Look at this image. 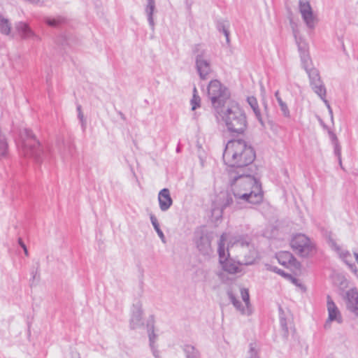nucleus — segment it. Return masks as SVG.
Listing matches in <instances>:
<instances>
[{
	"instance_id": "obj_13",
	"label": "nucleus",
	"mask_w": 358,
	"mask_h": 358,
	"mask_svg": "<svg viewBox=\"0 0 358 358\" xmlns=\"http://www.w3.org/2000/svg\"><path fill=\"white\" fill-rule=\"evenodd\" d=\"M299 12L306 26L313 29L317 23V17L313 14L310 3L306 0H300L299 3Z\"/></svg>"
},
{
	"instance_id": "obj_41",
	"label": "nucleus",
	"mask_w": 358,
	"mask_h": 358,
	"mask_svg": "<svg viewBox=\"0 0 358 358\" xmlns=\"http://www.w3.org/2000/svg\"><path fill=\"white\" fill-rule=\"evenodd\" d=\"M120 115L123 120L125 119L124 115L121 112H120Z\"/></svg>"
},
{
	"instance_id": "obj_3",
	"label": "nucleus",
	"mask_w": 358,
	"mask_h": 358,
	"mask_svg": "<svg viewBox=\"0 0 358 358\" xmlns=\"http://www.w3.org/2000/svg\"><path fill=\"white\" fill-rule=\"evenodd\" d=\"M217 118L220 117L229 132L241 134L247 129L248 121L244 110L238 103L230 101L221 111L214 112Z\"/></svg>"
},
{
	"instance_id": "obj_27",
	"label": "nucleus",
	"mask_w": 358,
	"mask_h": 358,
	"mask_svg": "<svg viewBox=\"0 0 358 358\" xmlns=\"http://www.w3.org/2000/svg\"><path fill=\"white\" fill-rule=\"evenodd\" d=\"M150 218L151 223H152L155 230L156 231L157 234L159 236L160 239L162 240V241L163 243H165L166 242L165 236H164L163 231L161 230V229L159 227V224L157 221V219L153 214H150Z\"/></svg>"
},
{
	"instance_id": "obj_18",
	"label": "nucleus",
	"mask_w": 358,
	"mask_h": 358,
	"mask_svg": "<svg viewBox=\"0 0 358 358\" xmlns=\"http://www.w3.org/2000/svg\"><path fill=\"white\" fill-rule=\"evenodd\" d=\"M327 310L329 317L328 320L325 324L326 327L328 325V323L330 322L335 321L338 324L342 322L343 320L340 310L329 296H327Z\"/></svg>"
},
{
	"instance_id": "obj_7",
	"label": "nucleus",
	"mask_w": 358,
	"mask_h": 358,
	"mask_svg": "<svg viewBox=\"0 0 358 358\" xmlns=\"http://www.w3.org/2000/svg\"><path fill=\"white\" fill-rule=\"evenodd\" d=\"M228 240V235L222 234L217 243V252L219 255L220 263L222 265L223 270L229 273H236L239 272V267L238 262H233L232 259H228L230 255H232L231 252L229 251L228 248L225 249V242Z\"/></svg>"
},
{
	"instance_id": "obj_44",
	"label": "nucleus",
	"mask_w": 358,
	"mask_h": 358,
	"mask_svg": "<svg viewBox=\"0 0 358 358\" xmlns=\"http://www.w3.org/2000/svg\"><path fill=\"white\" fill-rule=\"evenodd\" d=\"M78 358H80V357H78Z\"/></svg>"
},
{
	"instance_id": "obj_43",
	"label": "nucleus",
	"mask_w": 358,
	"mask_h": 358,
	"mask_svg": "<svg viewBox=\"0 0 358 358\" xmlns=\"http://www.w3.org/2000/svg\"><path fill=\"white\" fill-rule=\"evenodd\" d=\"M33 274V278H35V274H34V273H32Z\"/></svg>"
},
{
	"instance_id": "obj_25",
	"label": "nucleus",
	"mask_w": 358,
	"mask_h": 358,
	"mask_svg": "<svg viewBox=\"0 0 358 358\" xmlns=\"http://www.w3.org/2000/svg\"><path fill=\"white\" fill-rule=\"evenodd\" d=\"M182 350L186 358H200V353L199 350L192 345H184Z\"/></svg>"
},
{
	"instance_id": "obj_22",
	"label": "nucleus",
	"mask_w": 358,
	"mask_h": 358,
	"mask_svg": "<svg viewBox=\"0 0 358 358\" xmlns=\"http://www.w3.org/2000/svg\"><path fill=\"white\" fill-rule=\"evenodd\" d=\"M135 310H133L132 315L130 320V327L131 329H136L138 327L141 321L142 312L141 310V306L137 305L134 306Z\"/></svg>"
},
{
	"instance_id": "obj_15",
	"label": "nucleus",
	"mask_w": 358,
	"mask_h": 358,
	"mask_svg": "<svg viewBox=\"0 0 358 358\" xmlns=\"http://www.w3.org/2000/svg\"><path fill=\"white\" fill-rule=\"evenodd\" d=\"M296 43L298 46L302 66L303 69H307L309 66L311 61L308 53V43L301 38H297L295 35Z\"/></svg>"
},
{
	"instance_id": "obj_36",
	"label": "nucleus",
	"mask_w": 358,
	"mask_h": 358,
	"mask_svg": "<svg viewBox=\"0 0 358 358\" xmlns=\"http://www.w3.org/2000/svg\"><path fill=\"white\" fill-rule=\"evenodd\" d=\"M18 243L19 245L22 247V249H23L24 250V255L26 256H29V252H28V250L27 248V246L25 245V244L23 243L22 238H19L18 239Z\"/></svg>"
},
{
	"instance_id": "obj_4",
	"label": "nucleus",
	"mask_w": 358,
	"mask_h": 358,
	"mask_svg": "<svg viewBox=\"0 0 358 358\" xmlns=\"http://www.w3.org/2000/svg\"><path fill=\"white\" fill-rule=\"evenodd\" d=\"M227 248L241 265H250L257 257V250L251 243V239L247 236L236 235L230 237Z\"/></svg>"
},
{
	"instance_id": "obj_2",
	"label": "nucleus",
	"mask_w": 358,
	"mask_h": 358,
	"mask_svg": "<svg viewBox=\"0 0 358 358\" xmlns=\"http://www.w3.org/2000/svg\"><path fill=\"white\" fill-rule=\"evenodd\" d=\"M255 159V152L252 145L242 139L229 141L224 150L223 160L229 170L243 171L250 169L249 166Z\"/></svg>"
},
{
	"instance_id": "obj_31",
	"label": "nucleus",
	"mask_w": 358,
	"mask_h": 358,
	"mask_svg": "<svg viewBox=\"0 0 358 358\" xmlns=\"http://www.w3.org/2000/svg\"><path fill=\"white\" fill-rule=\"evenodd\" d=\"M157 336L154 333V330L152 329L151 331L149 330V339H150V345L152 349L153 355L155 358H159L158 351L155 348V342L156 340Z\"/></svg>"
},
{
	"instance_id": "obj_38",
	"label": "nucleus",
	"mask_w": 358,
	"mask_h": 358,
	"mask_svg": "<svg viewBox=\"0 0 358 358\" xmlns=\"http://www.w3.org/2000/svg\"><path fill=\"white\" fill-rule=\"evenodd\" d=\"M348 285V281L346 279H345L344 278H342V280L341 282V286L342 287H346Z\"/></svg>"
},
{
	"instance_id": "obj_6",
	"label": "nucleus",
	"mask_w": 358,
	"mask_h": 358,
	"mask_svg": "<svg viewBox=\"0 0 358 358\" xmlns=\"http://www.w3.org/2000/svg\"><path fill=\"white\" fill-rule=\"evenodd\" d=\"M21 148L24 155L27 157H33L36 161L39 162L41 155L43 154L39 143L35 139L34 135L31 130L24 129L21 134Z\"/></svg>"
},
{
	"instance_id": "obj_16",
	"label": "nucleus",
	"mask_w": 358,
	"mask_h": 358,
	"mask_svg": "<svg viewBox=\"0 0 358 358\" xmlns=\"http://www.w3.org/2000/svg\"><path fill=\"white\" fill-rule=\"evenodd\" d=\"M278 262L287 268H299V262L294 258L292 254L287 251H281L277 254Z\"/></svg>"
},
{
	"instance_id": "obj_39",
	"label": "nucleus",
	"mask_w": 358,
	"mask_h": 358,
	"mask_svg": "<svg viewBox=\"0 0 358 358\" xmlns=\"http://www.w3.org/2000/svg\"><path fill=\"white\" fill-rule=\"evenodd\" d=\"M193 94H198V92L196 87H194L193 89Z\"/></svg>"
},
{
	"instance_id": "obj_17",
	"label": "nucleus",
	"mask_w": 358,
	"mask_h": 358,
	"mask_svg": "<svg viewBox=\"0 0 358 358\" xmlns=\"http://www.w3.org/2000/svg\"><path fill=\"white\" fill-rule=\"evenodd\" d=\"M345 299L348 309L358 315V292L357 289L352 288L347 291Z\"/></svg>"
},
{
	"instance_id": "obj_32",
	"label": "nucleus",
	"mask_w": 358,
	"mask_h": 358,
	"mask_svg": "<svg viewBox=\"0 0 358 358\" xmlns=\"http://www.w3.org/2000/svg\"><path fill=\"white\" fill-rule=\"evenodd\" d=\"M248 358H259L258 350L255 344L251 343L250 345Z\"/></svg>"
},
{
	"instance_id": "obj_19",
	"label": "nucleus",
	"mask_w": 358,
	"mask_h": 358,
	"mask_svg": "<svg viewBox=\"0 0 358 358\" xmlns=\"http://www.w3.org/2000/svg\"><path fill=\"white\" fill-rule=\"evenodd\" d=\"M158 201L159 208L162 211H167L173 204V199L171 196L170 191L167 188H164L158 194Z\"/></svg>"
},
{
	"instance_id": "obj_37",
	"label": "nucleus",
	"mask_w": 358,
	"mask_h": 358,
	"mask_svg": "<svg viewBox=\"0 0 358 358\" xmlns=\"http://www.w3.org/2000/svg\"><path fill=\"white\" fill-rule=\"evenodd\" d=\"M335 154L338 158L339 164L341 166V148L338 145H336L335 148Z\"/></svg>"
},
{
	"instance_id": "obj_12",
	"label": "nucleus",
	"mask_w": 358,
	"mask_h": 358,
	"mask_svg": "<svg viewBox=\"0 0 358 358\" xmlns=\"http://www.w3.org/2000/svg\"><path fill=\"white\" fill-rule=\"evenodd\" d=\"M194 243L199 252L203 255H209L212 252V235L207 231L201 229L194 233Z\"/></svg>"
},
{
	"instance_id": "obj_29",
	"label": "nucleus",
	"mask_w": 358,
	"mask_h": 358,
	"mask_svg": "<svg viewBox=\"0 0 358 358\" xmlns=\"http://www.w3.org/2000/svg\"><path fill=\"white\" fill-rule=\"evenodd\" d=\"M0 31L3 34H9L10 31V24L8 19L0 15Z\"/></svg>"
},
{
	"instance_id": "obj_34",
	"label": "nucleus",
	"mask_w": 358,
	"mask_h": 358,
	"mask_svg": "<svg viewBox=\"0 0 358 358\" xmlns=\"http://www.w3.org/2000/svg\"><path fill=\"white\" fill-rule=\"evenodd\" d=\"M45 22L51 27H57L60 22L59 20L50 17H46Z\"/></svg>"
},
{
	"instance_id": "obj_26",
	"label": "nucleus",
	"mask_w": 358,
	"mask_h": 358,
	"mask_svg": "<svg viewBox=\"0 0 358 358\" xmlns=\"http://www.w3.org/2000/svg\"><path fill=\"white\" fill-rule=\"evenodd\" d=\"M279 314H280V326L284 331V336L285 337H287L288 334H289L287 319L285 317L284 310H282V308L280 306L279 307Z\"/></svg>"
},
{
	"instance_id": "obj_33",
	"label": "nucleus",
	"mask_w": 358,
	"mask_h": 358,
	"mask_svg": "<svg viewBox=\"0 0 358 358\" xmlns=\"http://www.w3.org/2000/svg\"><path fill=\"white\" fill-rule=\"evenodd\" d=\"M201 98L198 94H193L191 99L192 110H194L200 106Z\"/></svg>"
},
{
	"instance_id": "obj_42",
	"label": "nucleus",
	"mask_w": 358,
	"mask_h": 358,
	"mask_svg": "<svg viewBox=\"0 0 358 358\" xmlns=\"http://www.w3.org/2000/svg\"><path fill=\"white\" fill-rule=\"evenodd\" d=\"M277 273H279L280 274H283V272H280V269H278V271H275Z\"/></svg>"
},
{
	"instance_id": "obj_8",
	"label": "nucleus",
	"mask_w": 358,
	"mask_h": 358,
	"mask_svg": "<svg viewBox=\"0 0 358 358\" xmlns=\"http://www.w3.org/2000/svg\"><path fill=\"white\" fill-rule=\"evenodd\" d=\"M195 54L196 69L201 80L208 78L211 73V66L209 55L206 50L203 49L201 45L195 46L194 49Z\"/></svg>"
},
{
	"instance_id": "obj_30",
	"label": "nucleus",
	"mask_w": 358,
	"mask_h": 358,
	"mask_svg": "<svg viewBox=\"0 0 358 358\" xmlns=\"http://www.w3.org/2000/svg\"><path fill=\"white\" fill-rule=\"evenodd\" d=\"M217 29L220 31H222L227 39V42H229V24L228 22H220L217 24Z\"/></svg>"
},
{
	"instance_id": "obj_28",
	"label": "nucleus",
	"mask_w": 358,
	"mask_h": 358,
	"mask_svg": "<svg viewBox=\"0 0 358 358\" xmlns=\"http://www.w3.org/2000/svg\"><path fill=\"white\" fill-rule=\"evenodd\" d=\"M275 96L276 98V100L278 103V105L280 108V110L282 113V115L285 116V117H289V108L287 106V104L282 100L281 97L280 96V94H279V92L277 91L275 93Z\"/></svg>"
},
{
	"instance_id": "obj_40",
	"label": "nucleus",
	"mask_w": 358,
	"mask_h": 358,
	"mask_svg": "<svg viewBox=\"0 0 358 358\" xmlns=\"http://www.w3.org/2000/svg\"><path fill=\"white\" fill-rule=\"evenodd\" d=\"M77 110H78V113H80V111H82L81 110V106L80 105H78L77 106Z\"/></svg>"
},
{
	"instance_id": "obj_9",
	"label": "nucleus",
	"mask_w": 358,
	"mask_h": 358,
	"mask_svg": "<svg viewBox=\"0 0 358 358\" xmlns=\"http://www.w3.org/2000/svg\"><path fill=\"white\" fill-rule=\"evenodd\" d=\"M239 291L243 301L242 302L238 299L232 288L228 289L227 292L229 299L241 314L250 315L252 313V310L248 290L245 288H240Z\"/></svg>"
},
{
	"instance_id": "obj_1",
	"label": "nucleus",
	"mask_w": 358,
	"mask_h": 358,
	"mask_svg": "<svg viewBox=\"0 0 358 358\" xmlns=\"http://www.w3.org/2000/svg\"><path fill=\"white\" fill-rule=\"evenodd\" d=\"M250 169L243 171L229 170V178L234 200L226 194V201L222 207L232 206L234 208H241L238 205L257 204L263 199L261 184L252 175Z\"/></svg>"
},
{
	"instance_id": "obj_23",
	"label": "nucleus",
	"mask_w": 358,
	"mask_h": 358,
	"mask_svg": "<svg viewBox=\"0 0 358 358\" xmlns=\"http://www.w3.org/2000/svg\"><path fill=\"white\" fill-rule=\"evenodd\" d=\"M247 100H248V104L252 108L256 117L257 118L259 122L261 123L262 126H264L256 98L254 96H250L248 98Z\"/></svg>"
},
{
	"instance_id": "obj_21",
	"label": "nucleus",
	"mask_w": 358,
	"mask_h": 358,
	"mask_svg": "<svg viewBox=\"0 0 358 358\" xmlns=\"http://www.w3.org/2000/svg\"><path fill=\"white\" fill-rule=\"evenodd\" d=\"M16 29L21 35V36L24 38H36L38 36L34 33V31L30 29V27L24 22H18L16 24Z\"/></svg>"
},
{
	"instance_id": "obj_20",
	"label": "nucleus",
	"mask_w": 358,
	"mask_h": 358,
	"mask_svg": "<svg viewBox=\"0 0 358 358\" xmlns=\"http://www.w3.org/2000/svg\"><path fill=\"white\" fill-rule=\"evenodd\" d=\"M156 10L155 1V0H147V4L145 8L148 21L152 30L155 29V21L153 15Z\"/></svg>"
},
{
	"instance_id": "obj_10",
	"label": "nucleus",
	"mask_w": 358,
	"mask_h": 358,
	"mask_svg": "<svg viewBox=\"0 0 358 358\" xmlns=\"http://www.w3.org/2000/svg\"><path fill=\"white\" fill-rule=\"evenodd\" d=\"M291 246L295 252L302 257L312 255L315 247L311 241L304 234H297L291 241Z\"/></svg>"
},
{
	"instance_id": "obj_14",
	"label": "nucleus",
	"mask_w": 358,
	"mask_h": 358,
	"mask_svg": "<svg viewBox=\"0 0 358 358\" xmlns=\"http://www.w3.org/2000/svg\"><path fill=\"white\" fill-rule=\"evenodd\" d=\"M330 247L332 250H334L339 256V257L348 265V268L352 271L355 275L357 274V269L355 265L353 264V257L350 254L348 250L343 249L341 246L337 245V243L331 240L329 242Z\"/></svg>"
},
{
	"instance_id": "obj_5",
	"label": "nucleus",
	"mask_w": 358,
	"mask_h": 358,
	"mask_svg": "<svg viewBox=\"0 0 358 358\" xmlns=\"http://www.w3.org/2000/svg\"><path fill=\"white\" fill-rule=\"evenodd\" d=\"M208 96L211 101L212 106L215 111H221L230 103V92L219 80H213L210 82L208 86Z\"/></svg>"
},
{
	"instance_id": "obj_11",
	"label": "nucleus",
	"mask_w": 358,
	"mask_h": 358,
	"mask_svg": "<svg viewBox=\"0 0 358 358\" xmlns=\"http://www.w3.org/2000/svg\"><path fill=\"white\" fill-rule=\"evenodd\" d=\"M304 69L308 74L310 86L313 90L321 98L322 100L324 101L330 113L331 114L332 111L329 102L325 99L326 89L320 79L319 71L315 68L309 69V66Z\"/></svg>"
},
{
	"instance_id": "obj_24",
	"label": "nucleus",
	"mask_w": 358,
	"mask_h": 358,
	"mask_svg": "<svg viewBox=\"0 0 358 358\" xmlns=\"http://www.w3.org/2000/svg\"><path fill=\"white\" fill-rule=\"evenodd\" d=\"M73 146L69 143L62 142L61 145H59V154L63 159H65L72 155Z\"/></svg>"
},
{
	"instance_id": "obj_35",
	"label": "nucleus",
	"mask_w": 358,
	"mask_h": 358,
	"mask_svg": "<svg viewBox=\"0 0 358 358\" xmlns=\"http://www.w3.org/2000/svg\"><path fill=\"white\" fill-rule=\"evenodd\" d=\"M78 118L81 122V125L83 129H85L86 127V120L84 117V115L82 111H80V113H78Z\"/></svg>"
}]
</instances>
